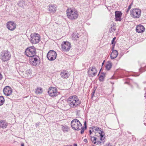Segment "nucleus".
I'll return each instance as SVG.
<instances>
[{"label":"nucleus","mask_w":146,"mask_h":146,"mask_svg":"<svg viewBox=\"0 0 146 146\" xmlns=\"http://www.w3.org/2000/svg\"><path fill=\"white\" fill-rule=\"evenodd\" d=\"M68 101L70 107L72 108L76 107L81 104L80 101L76 96L69 97L68 99Z\"/></svg>","instance_id":"nucleus-1"},{"label":"nucleus","mask_w":146,"mask_h":146,"mask_svg":"<svg viewBox=\"0 0 146 146\" xmlns=\"http://www.w3.org/2000/svg\"><path fill=\"white\" fill-rule=\"evenodd\" d=\"M68 17L71 20H75L78 17V14L77 11L73 8H68L66 11Z\"/></svg>","instance_id":"nucleus-2"},{"label":"nucleus","mask_w":146,"mask_h":146,"mask_svg":"<svg viewBox=\"0 0 146 146\" xmlns=\"http://www.w3.org/2000/svg\"><path fill=\"white\" fill-rule=\"evenodd\" d=\"M11 57L10 52L7 50H3L0 53V57L3 61L9 60Z\"/></svg>","instance_id":"nucleus-3"},{"label":"nucleus","mask_w":146,"mask_h":146,"mask_svg":"<svg viewBox=\"0 0 146 146\" xmlns=\"http://www.w3.org/2000/svg\"><path fill=\"white\" fill-rule=\"evenodd\" d=\"M36 50L34 46L27 48L25 52V54L30 57H34L36 54Z\"/></svg>","instance_id":"nucleus-4"},{"label":"nucleus","mask_w":146,"mask_h":146,"mask_svg":"<svg viewBox=\"0 0 146 146\" xmlns=\"http://www.w3.org/2000/svg\"><path fill=\"white\" fill-rule=\"evenodd\" d=\"M141 10L138 8L132 9L130 11L131 16L134 19L139 18L141 16Z\"/></svg>","instance_id":"nucleus-5"},{"label":"nucleus","mask_w":146,"mask_h":146,"mask_svg":"<svg viewBox=\"0 0 146 146\" xmlns=\"http://www.w3.org/2000/svg\"><path fill=\"white\" fill-rule=\"evenodd\" d=\"M71 125L72 128L75 130L78 131L82 125L77 119H74L71 122Z\"/></svg>","instance_id":"nucleus-6"},{"label":"nucleus","mask_w":146,"mask_h":146,"mask_svg":"<svg viewBox=\"0 0 146 146\" xmlns=\"http://www.w3.org/2000/svg\"><path fill=\"white\" fill-rule=\"evenodd\" d=\"M31 38L30 41L33 44H36L38 43L40 39V35L37 33L31 34L30 36Z\"/></svg>","instance_id":"nucleus-7"},{"label":"nucleus","mask_w":146,"mask_h":146,"mask_svg":"<svg viewBox=\"0 0 146 146\" xmlns=\"http://www.w3.org/2000/svg\"><path fill=\"white\" fill-rule=\"evenodd\" d=\"M71 48V44L68 41H64L61 44V49L63 51L68 52Z\"/></svg>","instance_id":"nucleus-8"},{"label":"nucleus","mask_w":146,"mask_h":146,"mask_svg":"<svg viewBox=\"0 0 146 146\" xmlns=\"http://www.w3.org/2000/svg\"><path fill=\"white\" fill-rule=\"evenodd\" d=\"M40 58L39 56H35L34 57L30 58L29 61L30 63L33 66H36L40 64Z\"/></svg>","instance_id":"nucleus-9"},{"label":"nucleus","mask_w":146,"mask_h":146,"mask_svg":"<svg viewBox=\"0 0 146 146\" xmlns=\"http://www.w3.org/2000/svg\"><path fill=\"white\" fill-rule=\"evenodd\" d=\"M56 52L53 50H50L47 55V57L48 59L50 61H52L56 59Z\"/></svg>","instance_id":"nucleus-10"},{"label":"nucleus","mask_w":146,"mask_h":146,"mask_svg":"<svg viewBox=\"0 0 146 146\" xmlns=\"http://www.w3.org/2000/svg\"><path fill=\"white\" fill-rule=\"evenodd\" d=\"M48 93L50 96L53 98L57 96L59 94L56 88L52 87L49 88Z\"/></svg>","instance_id":"nucleus-11"},{"label":"nucleus","mask_w":146,"mask_h":146,"mask_svg":"<svg viewBox=\"0 0 146 146\" xmlns=\"http://www.w3.org/2000/svg\"><path fill=\"white\" fill-rule=\"evenodd\" d=\"M6 26L9 30L13 31L16 28L17 24L14 22L10 21L7 23Z\"/></svg>","instance_id":"nucleus-12"},{"label":"nucleus","mask_w":146,"mask_h":146,"mask_svg":"<svg viewBox=\"0 0 146 146\" xmlns=\"http://www.w3.org/2000/svg\"><path fill=\"white\" fill-rule=\"evenodd\" d=\"M88 73L89 76L93 77L95 76L97 73V70L95 66L90 68Z\"/></svg>","instance_id":"nucleus-13"},{"label":"nucleus","mask_w":146,"mask_h":146,"mask_svg":"<svg viewBox=\"0 0 146 146\" xmlns=\"http://www.w3.org/2000/svg\"><path fill=\"white\" fill-rule=\"evenodd\" d=\"M4 94L6 96H10L12 92V90L11 88L9 86L5 87L3 90Z\"/></svg>","instance_id":"nucleus-14"},{"label":"nucleus","mask_w":146,"mask_h":146,"mask_svg":"<svg viewBox=\"0 0 146 146\" xmlns=\"http://www.w3.org/2000/svg\"><path fill=\"white\" fill-rule=\"evenodd\" d=\"M90 137L91 138L90 140L94 144L100 145H102L104 144V141L98 140V138L96 137L92 136H90Z\"/></svg>","instance_id":"nucleus-15"},{"label":"nucleus","mask_w":146,"mask_h":146,"mask_svg":"<svg viewBox=\"0 0 146 146\" xmlns=\"http://www.w3.org/2000/svg\"><path fill=\"white\" fill-rule=\"evenodd\" d=\"M122 13L121 12L116 11L115 12V19L116 21H121V17Z\"/></svg>","instance_id":"nucleus-16"},{"label":"nucleus","mask_w":146,"mask_h":146,"mask_svg":"<svg viewBox=\"0 0 146 146\" xmlns=\"http://www.w3.org/2000/svg\"><path fill=\"white\" fill-rule=\"evenodd\" d=\"M100 134V140L102 141H104V143L105 140V137L104 136L105 133L101 129L98 132Z\"/></svg>","instance_id":"nucleus-17"},{"label":"nucleus","mask_w":146,"mask_h":146,"mask_svg":"<svg viewBox=\"0 0 146 146\" xmlns=\"http://www.w3.org/2000/svg\"><path fill=\"white\" fill-rule=\"evenodd\" d=\"M137 32L138 33H141L145 31L144 27L141 25H139L137 26L136 29Z\"/></svg>","instance_id":"nucleus-18"},{"label":"nucleus","mask_w":146,"mask_h":146,"mask_svg":"<svg viewBox=\"0 0 146 146\" xmlns=\"http://www.w3.org/2000/svg\"><path fill=\"white\" fill-rule=\"evenodd\" d=\"M118 55L117 51L116 50H114L111 52L110 54V57L111 59H114Z\"/></svg>","instance_id":"nucleus-19"},{"label":"nucleus","mask_w":146,"mask_h":146,"mask_svg":"<svg viewBox=\"0 0 146 146\" xmlns=\"http://www.w3.org/2000/svg\"><path fill=\"white\" fill-rule=\"evenodd\" d=\"M60 75L62 78H68L69 76V73L68 72L66 71H64L63 72H61L60 73Z\"/></svg>","instance_id":"nucleus-20"},{"label":"nucleus","mask_w":146,"mask_h":146,"mask_svg":"<svg viewBox=\"0 0 146 146\" xmlns=\"http://www.w3.org/2000/svg\"><path fill=\"white\" fill-rule=\"evenodd\" d=\"M7 123L6 121L4 120H1L0 121V127L3 129L6 128L7 126Z\"/></svg>","instance_id":"nucleus-21"},{"label":"nucleus","mask_w":146,"mask_h":146,"mask_svg":"<svg viewBox=\"0 0 146 146\" xmlns=\"http://www.w3.org/2000/svg\"><path fill=\"white\" fill-rule=\"evenodd\" d=\"M56 7L54 5H50L48 8V10L51 12L54 13L56 10Z\"/></svg>","instance_id":"nucleus-22"},{"label":"nucleus","mask_w":146,"mask_h":146,"mask_svg":"<svg viewBox=\"0 0 146 146\" xmlns=\"http://www.w3.org/2000/svg\"><path fill=\"white\" fill-rule=\"evenodd\" d=\"M111 63L110 61H108L107 62L105 66L106 69L108 70H109L111 68Z\"/></svg>","instance_id":"nucleus-23"},{"label":"nucleus","mask_w":146,"mask_h":146,"mask_svg":"<svg viewBox=\"0 0 146 146\" xmlns=\"http://www.w3.org/2000/svg\"><path fill=\"white\" fill-rule=\"evenodd\" d=\"M42 91V88L39 87L36 90L35 93L37 94H41Z\"/></svg>","instance_id":"nucleus-24"},{"label":"nucleus","mask_w":146,"mask_h":146,"mask_svg":"<svg viewBox=\"0 0 146 146\" xmlns=\"http://www.w3.org/2000/svg\"><path fill=\"white\" fill-rule=\"evenodd\" d=\"M92 128L93 129V131H99L100 130L101 128H100L99 127L97 126H93L92 127Z\"/></svg>","instance_id":"nucleus-25"},{"label":"nucleus","mask_w":146,"mask_h":146,"mask_svg":"<svg viewBox=\"0 0 146 146\" xmlns=\"http://www.w3.org/2000/svg\"><path fill=\"white\" fill-rule=\"evenodd\" d=\"M5 102V99L3 96H0V106L3 105Z\"/></svg>","instance_id":"nucleus-26"},{"label":"nucleus","mask_w":146,"mask_h":146,"mask_svg":"<svg viewBox=\"0 0 146 146\" xmlns=\"http://www.w3.org/2000/svg\"><path fill=\"white\" fill-rule=\"evenodd\" d=\"M62 129L63 131L64 132H68V128L66 126H62Z\"/></svg>","instance_id":"nucleus-27"},{"label":"nucleus","mask_w":146,"mask_h":146,"mask_svg":"<svg viewBox=\"0 0 146 146\" xmlns=\"http://www.w3.org/2000/svg\"><path fill=\"white\" fill-rule=\"evenodd\" d=\"M24 3L23 0L20 1L18 3V5L22 7L23 6Z\"/></svg>","instance_id":"nucleus-28"},{"label":"nucleus","mask_w":146,"mask_h":146,"mask_svg":"<svg viewBox=\"0 0 146 146\" xmlns=\"http://www.w3.org/2000/svg\"><path fill=\"white\" fill-rule=\"evenodd\" d=\"M146 70V66L143 68H141L139 69V71L140 72H142Z\"/></svg>","instance_id":"nucleus-29"},{"label":"nucleus","mask_w":146,"mask_h":146,"mask_svg":"<svg viewBox=\"0 0 146 146\" xmlns=\"http://www.w3.org/2000/svg\"><path fill=\"white\" fill-rule=\"evenodd\" d=\"M115 39H116V37H114V38H113L112 40H111V44H112L113 46H114L115 45V42L114 41Z\"/></svg>","instance_id":"nucleus-30"},{"label":"nucleus","mask_w":146,"mask_h":146,"mask_svg":"<svg viewBox=\"0 0 146 146\" xmlns=\"http://www.w3.org/2000/svg\"><path fill=\"white\" fill-rule=\"evenodd\" d=\"M80 127L81 128V131L80 133L81 134H82L84 133V131L85 130L84 129V128L82 127V126H81V127Z\"/></svg>","instance_id":"nucleus-31"},{"label":"nucleus","mask_w":146,"mask_h":146,"mask_svg":"<svg viewBox=\"0 0 146 146\" xmlns=\"http://www.w3.org/2000/svg\"><path fill=\"white\" fill-rule=\"evenodd\" d=\"M104 78L102 77V76H100L99 77V80L100 81H103L104 80Z\"/></svg>","instance_id":"nucleus-32"},{"label":"nucleus","mask_w":146,"mask_h":146,"mask_svg":"<svg viewBox=\"0 0 146 146\" xmlns=\"http://www.w3.org/2000/svg\"><path fill=\"white\" fill-rule=\"evenodd\" d=\"M95 90H94L91 93V98H92L95 93Z\"/></svg>","instance_id":"nucleus-33"},{"label":"nucleus","mask_w":146,"mask_h":146,"mask_svg":"<svg viewBox=\"0 0 146 146\" xmlns=\"http://www.w3.org/2000/svg\"><path fill=\"white\" fill-rule=\"evenodd\" d=\"M133 1H132L131 3L129 5V6L128 9H130L131 8V6L133 5Z\"/></svg>","instance_id":"nucleus-34"},{"label":"nucleus","mask_w":146,"mask_h":146,"mask_svg":"<svg viewBox=\"0 0 146 146\" xmlns=\"http://www.w3.org/2000/svg\"><path fill=\"white\" fill-rule=\"evenodd\" d=\"M84 127H82L84 128V129H87V126L86 125V121H85L84 123Z\"/></svg>","instance_id":"nucleus-35"},{"label":"nucleus","mask_w":146,"mask_h":146,"mask_svg":"<svg viewBox=\"0 0 146 146\" xmlns=\"http://www.w3.org/2000/svg\"><path fill=\"white\" fill-rule=\"evenodd\" d=\"M105 74H106L105 73L103 72L102 73H101V74L100 76H102V77H103L104 78L105 77Z\"/></svg>","instance_id":"nucleus-36"},{"label":"nucleus","mask_w":146,"mask_h":146,"mask_svg":"<svg viewBox=\"0 0 146 146\" xmlns=\"http://www.w3.org/2000/svg\"><path fill=\"white\" fill-rule=\"evenodd\" d=\"M3 76L0 73V80H1L3 78Z\"/></svg>","instance_id":"nucleus-37"},{"label":"nucleus","mask_w":146,"mask_h":146,"mask_svg":"<svg viewBox=\"0 0 146 146\" xmlns=\"http://www.w3.org/2000/svg\"><path fill=\"white\" fill-rule=\"evenodd\" d=\"M105 146H111L110 143H107Z\"/></svg>","instance_id":"nucleus-38"},{"label":"nucleus","mask_w":146,"mask_h":146,"mask_svg":"<svg viewBox=\"0 0 146 146\" xmlns=\"http://www.w3.org/2000/svg\"><path fill=\"white\" fill-rule=\"evenodd\" d=\"M84 141L85 143L88 142V140L86 139H84Z\"/></svg>","instance_id":"nucleus-39"},{"label":"nucleus","mask_w":146,"mask_h":146,"mask_svg":"<svg viewBox=\"0 0 146 146\" xmlns=\"http://www.w3.org/2000/svg\"><path fill=\"white\" fill-rule=\"evenodd\" d=\"M26 72V73L28 72V73H29V74H30V73L29 72H31L30 70H27Z\"/></svg>","instance_id":"nucleus-40"},{"label":"nucleus","mask_w":146,"mask_h":146,"mask_svg":"<svg viewBox=\"0 0 146 146\" xmlns=\"http://www.w3.org/2000/svg\"><path fill=\"white\" fill-rule=\"evenodd\" d=\"M129 10H130V9H127V10L126 11V13H127L129 12Z\"/></svg>","instance_id":"nucleus-41"},{"label":"nucleus","mask_w":146,"mask_h":146,"mask_svg":"<svg viewBox=\"0 0 146 146\" xmlns=\"http://www.w3.org/2000/svg\"><path fill=\"white\" fill-rule=\"evenodd\" d=\"M89 134H90V135H91L92 133V132L91 131V130H89Z\"/></svg>","instance_id":"nucleus-42"},{"label":"nucleus","mask_w":146,"mask_h":146,"mask_svg":"<svg viewBox=\"0 0 146 146\" xmlns=\"http://www.w3.org/2000/svg\"><path fill=\"white\" fill-rule=\"evenodd\" d=\"M35 124L36 126V127H37V126H38L39 125L38 123H36Z\"/></svg>","instance_id":"nucleus-43"},{"label":"nucleus","mask_w":146,"mask_h":146,"mask_svg":"<svg viewBox=\"0 0 146 146\" xmlns=\"http://www.w3.org/2000/svg\"><path fill=\"white\" fill-rule=\"evenodd\" d=\"M74 146H77V144L76 143H74Z\"/></svg>","instance_id":"nucleus-44"},{"label":"nucleus","mask_w":146,"mask_h":146,"mask_svg":"<svg viewBox=\"0 0 146 146\" xmlns=\"http://www.w3.org/2000/svg\"><path fill=\"white\" fill-rule=\"evenodd\" d=\"M24 144L23 143H22L21 144V146H24Z\"/></svg>","instance_id":"nucleus-45"},{"label":"nucleus","mask_w":146,"mask_h":146,"mask_svg":"<svg viewBox=\"0 0 146 146\" xmlns=\"http://www.w3.org/2000/svg\"><path fill=\"white\" fill-rule=\"evenodd\" d=\"M75 36L77 38H79V37L78 35H76Z\"/></svg>","instance_id":"nucleus-46"},{"label":"nucleus","mask_w":146,"mask_h":146,"mask_svg":"<svg viewBox=\"0 0 146 146\" xmlns=\"http://www.w3.org/2000/svg\"><path fill=\"white\" fill-rule=\"evenodd\" d=\"M104 62H103L102 63V66L104 64Z\"/></svg>","instance_id":"nucleus-47"},{"label":"nucleus","mask_w":146,"mask_h":146,"mask_svg":"<svg viewBox=\"0 0 146 146\" xmlns=\"http://www.w3.org/2000/svg\"><path fill=\"white\" fill-rule=\"evenodd\" d=\"M144 125L146 126V124L145 123H144Z\"/></svg>","instance_id":"nucleus-48"},{"label":"nucleus","mask_w":146,"mask_h":146,"mask_svg":"<svg viewBox=\"0 0 146 146\" xmlns=\"http://www.w3.org/2000/svg\"><path fill=\"white\" fill-rule=\"evenodd\" d=\"M64 146H69V145H64Z\"/></svg>","instance_id":"nucleus-49"},{"label":"nucleus","mask_w":146,"mask_h":146,"mask_svg":"<svg viewBox=\"0 0 146 146\" xmlns=\"http://www.w3.org/2000/svg\"><path fill=\"white\" fill-rule=\"evenodd\" d=\"M92 146H95L94 145H92Z\"/></svg>","instance_id":"nucleus-50"},{"label":"nucleus","mask_w":146,"mask_h":146,"mask_svg":"<svg viewBox=\"0 0 146 146\" xmlns=\"http://www.w3.org/2000/svg\"><path fill=\"white\" fill-rule=\"evenodd\" d=\"M101 69L100 70V71H101Z\"/></svg>","instance_id":"nucleus-51"},{"label":"nucleus","mask_w":146,"mask_h":146,"mask_svg":"<svg viewBox=\"0 0 146 146\" xmlns=\"http://www.w3.org/2000/svg\"><path fill=\"white\" fill-rule=\"evenodd\" d=\"M110 30H111V29H110Z\"/></svg>","instance_id":"nucleus-52"},{"label":"nucleus","mask_w":146,"mask_h":146,"mask_svg":"<svg viewBox=\"0 0 146 146\" xmlns=\"http://www.w3.org/2000/svg\"><path fill=\"white\" fill-rule=\"evenodd\" d=\"M72 146V145H70V146Z\"/></svg>","instance_id":"nucleus-53"}]
</instances>
